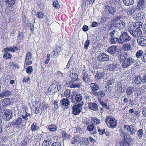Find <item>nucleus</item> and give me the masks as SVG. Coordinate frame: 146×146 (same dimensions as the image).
Wrapping results in <instances>:
<instances>
[{
  "mask_svg": "<svg viewBox=\"0 0 146 146\" xmlns=\"http://www.w3.org/2000/svg\"><path fill=\"white\" fill-rule=\"evenodd\" d=\"M22 121V119L19 117L17 119H15L11 122V123L13 125H19L21 124Z\"/></svg>",
  "mask_w": 146,
  "mask_h": 146,
  "instance_id": "6ab92c4d",
  "label": "nucleus"
},
{
  "mask_svg": "<svg viewBox=\"0 0 146 146\" xmlns=\"http://www.w3.org/2000/svg\"><path fill=\"white\" fill-rule=\"evenodd\" d=\"M105 10L109 14L113 15L115 12V9L113 7L108 5L105 6Z\"/></svg>",
  "mask_w": 146,
  "mask_h": 146,
  "instance_id": "f8f14e48",
  "label": "nucleus"
},
{
  "mask_svg": "<svg viewBox=\"0 0 146 146\" xmlns=\"http://www.w3.org/2000/svg\"><path fill=\"white\" fill-rule=\"evenodd\" d=\"M124 128L125 130L127 132V134H129V138L130 137V135H133L137 131L135 126L133 125H131L129 126L128 125H125L124 126Z\"/></svg>",
  "mask_w": 146,
  "mask_h": 146,
  "instance_id": "7ed1b4c3",
  "label": "nucleus"
},
{
  "mask_svg": "<svg viewBox=\"0 0 146 146\" xmlns=\"http://www.w3.org/2000/svg\"><path fill=\"white\" fill-rule=\"evenodd\" d=\"M80 137L78 135L75 136L71 139V143L77 145L80 142Z\"/></svg>",
  "mask_w": 146,
  "mask_h": 146,
  "instance_id": "dca6fc26",
  "label": "nucleus"
},
{
  "mask_svg": "<svg viewBox=\"0 0 146 146\" xmlns=\"http://www.w3.org/2000/svg\"><path fill=\"white\" fill-rule=\"evenodd\" d=\"M91 120L94 122L93 124L94 125H97L100 122V119L96 117H92L91 119Z\"/></svg>",
  "mask_w": 146,
  "mask_h": 146,
  "instance_id": "37998d69",
  "label": "nucleus"
},
{
  "mask_svg": "<svg viewBox=\"0 0 146 146\" xmlns=\"http://www.w3.org/2000/svg\"><path fill=\"white\" fill-rule=\"evenodd\" d=\"M5 3L7 6L10 7L14 4V0H6Z\"/></svg>",
  "mask_w": 146,
  "mask_h": 146,
  "instance_id": "2f4dec72",
  "label": "nucleus"
},
{
  "mask_svg": "<svg viewBox=\"0 0 146 146\" xmlns=\"http://www.w3.org/2000/svg\"><path fill=\"white\" fill-rule=\"evenodd\" d=\"M40 109L41 110V111H44V110H46L47 107L45 105H42L39 106Z\"/></svg>",
  "mask_w": 146,
  "mask_h": 146,
  "instance_id": "e2e57ef3",
  "label": "nucleus"
},
{
  "mask_svg": "<svg viewBox=\"0 0 146 146\" xmlns=\"http://www.w3.org/2000/svg\"><path fill=\"white\" fill-rule=\"evenodd\" d=\"M113 83H114V82L113 79L110 78L107 81V84L106 85V87L109 88H110L109 87V86L112 85Z\"/></svg>",
  "mask_w": 146,
  "mask_h": 146,
  "instance_id": "49530a36",
  "label": "nucleus"
},
{
  "mask_svg": "<svg viewBox=\"0 0 146 146\" xmlns=\"http://www.w3.org/2000/svg\"><path fill=\"white\" fill-rule=\"evenodd\" d=\"M70 77L72 79L71 80L76 81L78 79V74L74 72H72L70 74Z\"/></svg>",
  "mask_w": 146,
  "mask_h": 146,
  "instance_id": "f704fd0d",
  "label": "nucleus"
},
{
  "mask_svg": "<svg viewBox=\"0 0 146 146\" xmlns=\"http://www.w3.org/2000/svg\"><path fill=\"white\" fill-rule=\"evenodd\" d=\"M57 86L54 84L51 85L48 88V92L54 93Z\"/></svg>",
  "mask_w": 146,
  "mask_h": 146,
  "instance_id": "c756f323",
  "label": "nucleus"
},
{
  "mask_svg": "<svg viewBox=\"0 0 146 146\" xmlns=\"http://www.w3.org/2000/svg\"><path fill=\"white\" fill-rule=\"evenodd\" d=\"M48 129L50 131H55L57 129V127L55 125L52 124L48 127Z\"/></svg>",
  "mask_w": 146,
  "mask_h": 146,
  "instance_id": "ea45409f",
  "label": "nucleus"
},
{
  "mask_svg": "<svg viewBox=\"0 0 146 146\" xmlns=\"http://www.w3.org/2000/svg\"><path fill=\"white\" fill-rule=\"evenodd\" d=\"M144 14V13L143 12L135 14L133 15V17L135 20H140L145 17L144 16H143Z\"/></svg>",
  "mask_w": 146,
  "mask_h": 146,
  "instance_id": "aec40b11",
  "label": "nucleus"
},
{
  "mask_svg": "<svg viewBox=\"0 0 146 146\" xmlns=\"http://www.w3.org/2000/svg\"><path fill=\"white\" fill-rule=\"evenodd\" d=\"M141 90L140 88H138L135 91L134 95L135 96H137L139 95H141L142 93L141 92Z\"/></svg>",
  "mask_w": 146,
  "mask_h": 146,
  "instance_id": "de8ad7c7",
  "label": "nucleus"
},
{
  "mask_svg": "<svg viewBox=\"0 0 146 146\" xmlns=\"http://www.w3.org/2000/svg\"><path fill=\"white\" fill-rule=\"evenodd\" d=\"M70 91L69 90H65L64 93L65 96L67 98H68L70 96Z\"/></svg>",
  "mask_w": 146,
  "mask_h": 146,
  "instance_id": "603ef678",
  "label": "nucleus"
},
{
  "mask_svg": "<svg viewBox=\"0 0 146 146\" xmlns=\"http://www.w3.org/2000/svg\"><path fill=\"white\" fill-rule=\"evenodd\" d=\"M75 99L77 102H81L82 99V96L80 94H77L75 96Z\"/></svg>",
  "mask_w": 146,
  "mask_h": 146,
  "instance_id": "79ce46f5",
  "label": "nucleus"
},
{
  "mask_svg": "<svg viewBox=\"0 0 146 146\" xmlns=\"http://www.w3.org/2000/svg\"><path fill=\"white\" fill-rule=\"evenodd\" d=\"M96 129V127L94 126L93 124L89 125L87 127V129L89 131H94L93 133V134H95L97 133Z\"/></svg>",
  "mask_w": 146,
  "mask_h": 146,
  "instance_id": "7c9ffc66",
  "label": "nucleus"
},
{
  "mask_svg": "<svg viewBox=\"0 0 146 146\" xmlns=\"http://www.w3.org/2000/svg\"><path fill=\"white\" fill-rule=\"evenodd\" d=\"M52 142L51 137L48 135L45 138L43 143L46 146H49Z\"/></svg>",
  "mask_w": 146,
  "mask_h": 146,
  "instance_id": "2eb2a0df",
  "label": "nucleus"
},
{
  "mask_svg": "<svg viewBox=\"0 0 146 146\" xmlns=\"http://www.w3.org/2000/svg\"><path fill=\"white\" fill-rule=\"evenodd\" d=\"M142 82V77L141 75L137 76H135L134 78V80L133 81V83H135L137 85H138Z\"/></svg>",
  "mask_w": 146,
  "mask_h": 146,
  "instance_id": "f3484780",
  "label": "nucleus"
},
{
  "mask_svg": "<svg viewBox=\"0 0 146 146\" xmlns=\"http://www.w3.org/2000/svg\"><path fill=\"white\" fill-rule=\"evenodd\" d=\"M131 38L125 32H123L119 37V44H122L124 42H127L131 40Z\"/></svg>",
  "mask_w": 146,
  "mask_h": 146,
  "instance_id": "39448f33",
  "label": "nucleus"
},
{
  "mask_svg": "<svg viewBox=\"0 0 146 146\" xmlns=\"http://www.w3.org/2000/svg\"><path fill=\"white\" fill-rule=\"evenodd\" d=\"M24 37V33L23 32H21L17 36V40L19 41V40H23Z\"/></svg>",
  "mask_w": 146,
  "mask_h": 146,
  "instance_id": "8fccbe9b",
  "label": "nucleus"
},
{
  "mask_svg": "<svg viewBox=\"0 0 146 146\" xmlns=\"http://www.w3.org/2000/svg\"><path fill=\"white\" fill-rule=\"evenodd\" d=\"M135 88L134 87H132L130 86L128 87L126 91V93L127 94V95L130 96L132 95L133 92Z\"/></svg>",
  "mask_w": 146,
  "mask_h": 146,
  "instance_id": "4be33fe9",
  "label": "nucleus"
},
{
  "mask_svg": "<svg viewBox=\"0 0 146 146\" xmlns=\"http://www.w3.org/2000/svg\"><path fill=\"white\" fill-rule=\"evenodd\" d=\"M142 25V23L140 21H139L136 22L130 27H134V28L136 29H140Z\"/></svg>",
  "mask_w": 146,
  "mask_h": 146,
  "instance_id": "c85d7f7f",
  "label": "nucleus"
},
{
  "mask_svg": "<svg viewBox=\"0 0 146 146\" xmlns=\"http://www.w3.org/2000/svg\"><path fill=\"white\" fill-rule=\"evenodd\" d=\"M137 42L138 44L141 46H143L146 45V37L145 36H140L138 38Z\"/></svg>",
  "mask_w": 146,
  "mask_h": 146,
  "instance_id": "1a4fd4ad",
  "label": "nucleus"
},
{
  "mask_svg": "<svg viewBox=\"0 0 146 146\" xmlns=\"http://www.w3.org/2000/svg\"><path fill=\"white\" fill-rule=\"evenodd\" d=\"M134 60L131 58L129 57L125 59L122 63L121 66L123 68H126L132 64Z\"/></svg>",
  "mask_w": 146,
  "mask_h": 146,
  "instance_id": "423d86ee",
  "label": "nucleus"
},
{
  "mask_svg": "<svg viewBox=\"0 0 146 146\" xmlns=\"http://www.w3.org/2000/svg\"><path fill=\"white\" fill-rule=\"evenodd\" d=\"M121 20L118 19H115L113 20L110 26L111 27H113L115 28H117L119 25V23H120Z\"/></svg>",
  "mask_w": 146,
  "mask_h": 146,
  "instance_id": "393cba45",
  "label": "nucleus"
},
{
  "mask_svg": "<svg viewBox=\"0 0 146 146\" xmlns=\"http://www.w3.org/2000/svg\"><path fill=\"white\" fill-rule=\"evenodd\" d=\"M37 16L39 18H42L43 17V15L42 13L41 12H38L37 13Z\"/></svg>",
  "mask_w": 146,
  "mask_h": 146,
  "instance_id": "69168bd1",
  "label": "nucleus"
},
{
  "mask_svg": "<svg viewBox=\"0 0 146 146\" xmlns=\"http://www.w3.org/2000/svg\"><path fill=\"white\" fill-rule=\"evenodd\" d=\"M11 94V92L9 91H4L2 92L0 94V99L7 97Z\"/></svg>",
  "mask_w": 146,
  "mask_h": 146,
  "instance_id": "5701e85b",
  "label": "nucleus"
},
{
  "mask_svg": "<svg viewBox=\"0 0 146 146\" xmlns=\"http://www.w3.org/2000/svg\"><path fill=\"white\" fill-rule=\"evenodd\" d=\"M12 56V55L11 54L8 53V52H5L4 55L3 56V57L4 58H6L7 59H10L11 58Z\"/></svg>",
  "mask_w": 146,
  "mask_h": 146,
  "instance_id": "5fc2aeb1",
  "label": "nucleus"
},
{
  "mask_svg": "<svg viewBox=\"0 0 146 146\" xmlns=\"http://www.w3.org/2000/svg\"><path fill=\"white\" fill-rule=\"evenodd\" d=\"M123 1L125 5L127 6L130 5L134 2L133 0H123Z\"/></svg>",
  "mask_w": 146,
  "mask_h": 146,
  "instance_id": "e433bc0d",
  "label": "nucleus"
},
{
  "mask_svg": "<svg viewBox=\"0 0 146 146\" xmlns=\"http://www.w3.org/2000/svg\"><path fill=\"white\" fill-rule=\"evenodd\" d=\"M60 50L59 49H58L57 48H55L53 51L54 52V55L56 56H58L59 55V52H60Z\"/></svg>",
  "mask_w": 146,
  "mask_h": 146,
  "instance_id": "6e6d98bb",
  "label": "nucleus"
},
{
  "mask_svg": "<svg viewBox=\"0 0 146 146\" xmlns=\"http://www.w3.org/2000/svg\"><path fill=\"white\" fill-rule=\"evenodd\" d=\"M110 124L111 127L115 128L117 124L116 120L114 118H110Z\"/></svg>",
  "mask_w": 146,
  "mask_h": 146,
  "instance_id": "b1692460",
  "label": "nucleus"
},
{
  "mask_svg": "<svg viewBox=\"0 0 146 146\" xmlns=\"http://www.w3.org/2000/svg\"><path fill=\"white\" fill-rule=\"evenodd\" d=\"M117 64H116L113 63L112 64H110L108 65V67L109 68V69L111 70H113L115 69L117 66Z\"/></svg>",
  "mask_w": 146,
  "mask_h": 146,
  "instance_id": "a19ab883",
  "label": "nucleus"
},
{
  "mask_svg": "<svg viewBox=\"0 0 146 146\" xmlns=\"http://www.w3.org/2000/svg\"><path fill=\"white\" fill-rule=\"evenodd\" d=\"M90 44V40H89L87 39L84 43V48L86 50L87 49Z\"/></svg>",
  "mask_w": 146,
  "mask_h": 146,
  "instance_id": "864d4df0",
  "label": "nucleus"
},
{
  "mask_svg": "<svg viewBox=\"0 0 146 146\" xmlns=\"http://www.w3.org/2000/svg\"><path fill=\"white\" fill-rule=\"evenodd\" d=\"M125 24L124 22L123 21L121 20V22H120V23H119V25L117 28L121 30L125 27Z\"/></svg>",
  "mask_w": 146,
  "mask_h": 146,
  "instance_id": "a18cd8bd",
  "label": "nucleus"
},
{
  "mask_svg": "<svg viewBox=\"0 0 146 146\" xmlns=\"http://www.w3.org/2000/svg\"><path fill=\"white\" fill-rule=\"evenodd\" d=\"M145 1L144 0H139L137 4V7L139 9H142L144 7Z\"/></svg>",
  "mask_w": 146,
  "mask_h": 146,
  "instance_id": "58836bf2",
  "label": "nucleus"
},
{
  "mask_svg": "<svg viewBox=\"0 0 146 146\" xmlns=\"http://www.w3.org/2000/svg\"><path fill=\"white\" fill-rule=\"evenodd\" d=\"M98 60L100 62L107 61L109 59V56L105 53H102L97 57Z\"/></svg>",
  "mask_w": 146,
  "mask_h": 146,
  "instance_id": "6e6552de",
  "label": "nucleus"
},
{
  "mask_svg": "<svg viewBox=\"0 0 146 146\" xmlns=\"http://www.w3.org/2000/svg\"><path fill=\"white\" fill-rule=\"evenodd\" d=\"M128 31L135 37L138 38L142 34V32L140 29H136L134 27H130L128 29Z\"/></svg>",
  "mask_w": 146,
  "mask_h": 146,
  "instance_id": "f03ea898",
  "label": "nucleus"
},
{
  "mask_svg": "<svg viewBox=\"0 0 146 146\" xmlns=\"http://www.w3.org/2000/svg\"><path fill=\"white\" fill-rule=\"evenodd\" d=\"M88 106L90 109L92 110L96 111L98 110V106L95 103H90L88 104Z\"/></svg>",
  "mask_w": 146,
  "mask_h": 146,
  "instance_id": "a211bd4d",
  "label": "nucleus"
},
{
  "mask_svg": "<svg viewBox=\"0 0 146 146\" xmlns=\"http://www.w3.org/2000/svg\"><path fill=\"white\" fill-rule=\"evenodd\" d=\"M125 58L122 55L121 52L120 53V54L119 55L118 57V59L120 62H122L123 60L125 59Z\"/></svg>",
  "mask_w": 146,
  "mask_h": 146,
  "instance_id": "680f3d73",
  "label": "nucleus"
},
{
  "mask_svg": "<svg viewBox=\"0 0 146 146\" xmlns=\"http://www.w3.org/2000/svg\"><path fill=\"white\" fill-rule=\"evenodd\" d=\"M119 132L120 135L121 137L128 139V134L125 132L123 129L120 128L119 130Z\"/></svg>",
  "mask_w": 146,
  "mask_h": 146,
  "instance_id": "a878e982",
  "label": "nucleus"
},
{
  "mask_svg": "<svg viewBox=\"0 0 146 146\" xmlns=\"http://www.w3.org/2000/svg\"><path fill=\"white\" fill-rule=\"evenodd\" d=\"M25 63L28 65H30L32 63L31 59L32 54L30 51H29L27 54L26 56Z\"/></svg>",
  "mask_w": 146,
  "mask_h": 146,
  "instance_id": "9d476101",
  "label": "nucleus"
},
{
  "mask_svg": "<svg viewBox=\"0 0 146 146\" xmlns=\"http://www.w3.org/2000/svg\"><path fill=\"white\" fill-rule=\"evenodd\" d=\"M116 32V31L115 30H113L110 33V36L111 37H113L115 33Z\"/></svg>",
  "mask_w": 146,
  "mask_h": 146,
  "instance_id": "774afa93",
  "label": "nucleus"
},
{
  "mask_svg": "<svg viewBox=\"0 0 146 146\" xmlns=\"http://www.w3.org/2000/svg\"><path fill=\"white\" fill-rule=\"evenodd\" d=\"M126 138H124L120 143V146H128L129 145V143L127 141Z\"/></svg>",
  "mask_w": 146,
  "mask_h": 146,
  "instance_id": "c9c22d12",
  "label": "nucleus"
},
{
  "mask_svg": "<svg viewBox=\"0 0 146 146\" xmlns=\"http://www.w3.org/2000/svg\"><path fill=\"white\" fill-rule=\"evenodd\" d=\"M21 116L22 118L26 120H27L31 118V116L30 113L27 112L26 113L25 115H22Z\"/></svg>",
  "mask_w": 146,
  "mask_h": 146,
  "instance_id": "4c0bfd02",
  "label": "nucleus"
},
{
  "mask_svg": "<svg viewBox=\"0 0 146 146\" xmlns=\"http://www.w3.org/2000/svg\"><path fill=\"white\" fill-rule=\"evenodd\" d=\"M111 43L112 44H115L117 42L119 44V37L117 38L116 37H112L110 39Z\"/></svg>",
  "mask_w": 146,
  "mask_h": 146,
  "instance_id": "473e14b6",
  "label": "nucleus"
},
{
  "mask_svg": "<svg viewBox=\"0 0 146 146\" xmlns=\"http://www.w3.org/2000/svg\"><path fill=\"white\" fill-rule=\"evenodd\" d=\"M118 50V48L116 46H112L108 48L107 51L110 54L113 55L115 54Z\"/></svg>",
  "mask_w": 146,
  "mask_h": 146,
  "instance_id": "9b49d317",
  "label": "nucleus"
},
{
  "mask_svg": "<svg viewBox=\"0 0 146 146\" xmlns=\"http://www.w3.org/2000/svg\"><path fill=\"white\" fill-rule=\"evenodd\" d=\"M60 103H62V105L66 107L67 108L69 107L70 102L66 98H64L62 99L60 101Z\"/></svg>",
  "mask_w": 146,
  "mask_h": 146,
  "instance_id": "412c9836",
  "label": "nucleus"
},
{
  "mask_svg": "<svg viewBox=\"0 0 146 146\" xmlns=\"http://www.w3.org/2000/svg\"><path fill=\"white\" fill-rule=\"evenodd\" d=\"M83 104V102L81 101L77 104L74 106L72 107L73 113L75 115H78L82 111V106Z\"/></svg>",
  "mask_w": 146,
  "mask_h": 146,
  "instance_id": "20e7f679",
  "label": "nucleus"
},
{
  "mask_svg": "<svg viewBox=\"0 0 146 146\" xmlns=\"http://www.w3.org/2000/svg\"><path fill=\"white\" fill-rule=\"evenodd\" d=\"M83 80L85 83L90 82V75L85 71L83 70L82 72Z\"/></svg>",
  "mask_w": 146,
  "mask_h": 146,
  "instance_id": "ddd939ff",
  "label": "nucleus"
},
{
  "mask_svg": "<svg viewBox=\"0 0 146 146\" xmlns=\"http://www.w3.org/2000/svg\"><path fill=\"white\" fill-rule=\"evenodd\" d=\"M142 77V82L143 83L146 82V73L140 75Z\"/></svg>",
  "mask_w": 146,
  "mask_h": 146,
  "instance_id": "4d7b16f0",
  "label": "nucleus"
},
{
  "mask_svg": "<svg viewBox=\"0 0 146 146\" xmlns=\"http://www.w3.org/2000/svg\"><path fill=\"white\" fill-rule=\"evenodd\" d=\"M0 117L5 120L9 121L12 117V111L8 109H4L0 113Z\"/></svg>",
  "mask_w": 146,
  "mask_h": 146,
  "instance_id": "f257e3e1",
  "label": "nucleus"
},
{
  "mask_svg": "<svg viewBox=\"0 0 146 146\" xmlns=\"http://www.w3.org/2000/svg\"><path fill=\"white\" fill-rule=\"evenodd\" d=\"M137 134L139 138H141L143 134V130L141 129H140L137 131Z\"/></svg>",
  "mask_w": 146,
  "mask_h": 146,
  "instance_id": "13d9d810",
  "label": "nucleus"
},
{
  "mask_svg": "<svg viewBox=\"0 0 146 146\" xmlns=\"http://www.w3.org/2000/svg\"><path fill=\"white\" fill-rule=\"evenodd\" d=\"M38 129V127L36 125V123H34L31 125V130L33 131H35Z\"/></svg>",
  "mask_w": 146,
  "mask_h": 146,
  "instance_id": "3c124183",
  "label": "nucleus"
},
{
  "mask_svg": "<svg viewBox=\"0 0 146 146\" xmlns=\"http://www.w3.org/2000/svg\"><path fill=\"white\" fill-rule=\"evenodd\" d=\"M123 48L125 51H128L131 49V45L129 44H124L122 46Z\"/></svg>",
  "mask_w": 146,
  "mask_h": 146,
  "instance_id": "72a5a7b5",
  "label": "nucleus"
},
{
  "mask_svg": "<svg viewBox=\"0 0 146 146\" xmlns=\"http://www.w3.org/2000/svg\"><path fill=\"white\" fill-rule=\"evenodd\" d=\"M143 51L142 50L138 51L136 53V56L137 58H140L142 56H143Z\"/></svg>",
  "mask_w": 146,
  "mask_h": 146,
  "instance_id": "09e8293b",
  "label": "nucleus"
},
{
  "mask_svg": "<svg viewBox=\"0 0 146 146\" xmlns=\"http://www.w3.org/2000/svg\"><path fill=\"white\" fill-rule=\"evenodd\" d=\"M90 86L91 88L92 93L93 95H94V93L96 92V91H98L99 89L98 85L96 83H91Z\"/></svg>",
  "mask_w": 146,
  "mask_h": 146,
  "instance_id": "4468645a",
  "label": "nucleus"
},
{
  "mask_svg": "<svg viewBox=\"0 0 146 146\" xmlns=\"http://www.w3.org/2000/svg\"><path fill=\"white\" fill-rule=\"evenodd\" d=\"M53 6L56 8L59 9V4L57 1H55L53 3Z\"/></svg>",
  "mask_w": 146,
  "mask_h": 146,
  "instance_id": "bf43d9fd",
  "label": "nucleus"
},
{
  "mask_svg": "<svg viewBox=\"0 0 146 146\" xmlns=\"http://www.w3.org/2000/svg\"><path fill=\"white\" fill-rule=\"evenodd\" d=\"M33 70V69L31 66H29L26 69V72L29 74H31Z\"/></svg>",
  "mask_w": 146,
  "mask_h": 146,
  "instance_id": "052dcab7",
  "label": "nucleus"
},
{
  "mask_svg": "<svg viewBox=\"0 0 146 146\" xmlns=\"http://www.w3.org/2000/svg\"><path fill=\"white\" fill-rule=\"evenodd\" d=\"M136 9L135 7L133 6L131 8L129 7L127 10V13L128 15H131L134 13Z\"/></svg>",
  "mask_w": 146,
  "mask_h": 146,
  "instance_id": "cd10ccee",
  "label": "nucleus"
},
{
  "mask_svg": "<svg viewBox=\"0 0 146 146\" xmlns=\"http://www.w3.org/2000/svg\"><path fill=\"white\" fill-rule=\"evenodd\" d=\"M141 59L143 62L146 63V52L144 53Z\"/></svg>",
  "mask_w": 146,
  "mask_h": 146,
  "instance_id": "0e129e2a",
  "label": "nucleus"
},
{
  "mask_svg": "<svg viewBox=\"0 0 146 146\" xmlns=\"http://www.w3.org/2000/svg\"><path fill=\"white\" fill-rule=\"evenodd\" d=\"M104 76V74L103 73H98L96 74L95 78L96 79L99 80L102 78Z\"/></svg>",
  "mask_w": 146,
  "mask_h": 146,
  "instance_id": "c03bdc74",
  "label": "nucleus"
},
{
  "mask_svg": "<svg viewBox=\"0 0 146 146\" xmlns=\"http://www.w3.org/2000/svg\"><path fill=\"white\" fill-rule=\"evenodd\" d=\"M105 93L104 91L102 90L98 92H96L94 93V96L98 97L100 98L104 97L105 96Z\"/></svg>",
  "mask_w": 146,
  "mask_h": 146,
  "instance_id": "bb28decb",
  "label": "nucleus"
},
{
  "mask_svg": "<svg viewBox=\"0 0 146 146\" xmlns=\"http://www.w3.org/2000/svg\"><path fill=\"white\" fill-rule=\"evenodd\" d=\"M51 146H62L61 144L58 142H56L53 143Z\"/></svg>",
  "mask_w": 146,
  "mask_h": 146,
  "instance_id": "338daca9",
  "label": "nucleus"
},
{
  "mask_svg": "<svg viewBox=\"0 0 146 146\" xmlns=\"http://www.w3.org/2000/svg\"><path fill=\"white\" fill-rule=\"evenodd\" d=\"M67 85L71 88H79L81 84L80 82H78V80H71L70 82H67Z\"/></svg>",
  "mask_w": 146,
  "mask_h": 146,
  "instance_id": "0eeeda50",
  "label": "nucleus"
}]
</instances>
